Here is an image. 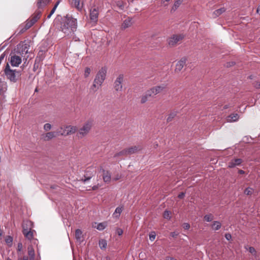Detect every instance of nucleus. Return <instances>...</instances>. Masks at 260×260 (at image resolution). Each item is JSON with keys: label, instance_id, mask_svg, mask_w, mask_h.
I'll return each instance as SVG.
<instances>
[{"label": "nucleus", "instance_id": "15", "mask_svg": "<svg viewBox=\"0 0 260 260\" xmlns=\"http://www.w3.org/2000/svg\"><path fill=\"white\" fill-rule=\"evenodd\" d=\"M67 132L61 133L62 136H68L74 134L77 131V127L76 126L68 125L66 126Z\"/></svg>", "mask_w": 260, "mask_h": 260}, {"label": "nucleus", "instance_id": "42", "mask_svg": "<svg viewBox=\"0 0 260 260\" xmlns=\"http://www.w3.org/2000/svg\"><path fill=\"white\" fill-rule=\"evenodd\" d=\"M249 251V252H250L251 253L253 254V255H255L256 254V250L255 249H254V247H249L247 249Z\"/></svg>", "mask_w": 260, "mask_h": 260}, {"label": "nucleus", "instance_id": "30", "mask_svg": "<svg viewBox=\"0 0 260 260\" xmlns=\"http://www.w3.org/2000/svg\"><path fill=\"white\" fill-rule=\"evenodd\" d=\"M152 96V95H148V90L146 92L145 94L142 96L141 98V103L144 104L146 103L149 98Z\"/></svg>", "mask_w": 260, "mask_h": 260}, {"label": "nucleus", "instance_id": "20", "mask_svg": "<svg viewBox=\"0 0 260 260\" xmlns=\"http://www.w3.org/2000/svg\"><path fill=\"white\" fill-rule=\"evenodd\" d=\"M50 2V0H38L37 7L39 9H42L47 5Z\"/></svg>", "mask_w": 260, "mask_h": 260}, {"label": "nucleus", "instance_id": "50", "mask_svg": "<svg viewBox=\"0 0 260 260\" xmlns=\"http://www.w3.org/2000/svg\"><path fill=\"white\" fill-rule=\"evenodd\" d=\"M67 128H66V126H61L60 127V129L62 131L61 132H59V133H63L64 132H67Z\"/></svg>", "mask_w": 260, "mask_h": 260}, {"label": "nucleus", "instance_id": "52", "mask_svg": "<svg viewBox=\"0 0 260 260\" xmlns=\"http://www.w3.org/2000/svg\"><path fill=\"white\" fill-rule=\"evenodd\" d=\"M180 2L179 1H176L174 3V7H175V9H176L177 7H178L179 5H180Z\"/></svg>", "mask_w": 260, "mask_h": 260}, {"label": "nucleus", "instance_id": "26", "mask_svg": "<svg viewBox=\"0 0 260 260\" xmlns=\"http://www.w3.org/2000/svg\"><path fill=\"white\" fill-rule=\"evenodd\" d=\"M7 88V83L0 79V94H3Z\"/></svg>", "mask_w": 260, "mask_h": 260}, {"label": "nucleus", "instance_id": "18", "mask_svg": "<svg viewBox=\"0 0 260 260\" xmlns=\"http://www.w3.org/2000/svg\"><path fill=\"white\" fill-rule=\"evenodd\" d=\"M239 118V116L238 114L233 113L231 114L226 117V120L229 122H233L237 121Z\"/></svg>", "mask_w": 260, "mask_h": 260}, {"label": "nucleus", "instance_id": "3", "mask_svg": "<svg viewBox=\"0 0 260 260\" xmlns=\"http://www.w3.org/2000/svg\"><path fill=\"white\" fill-rule=\"evenodd\" d=\"M92 126V121L88 120L85 122L81 127L77 133V136L79 139H82L85 137L89 133Z\"/></svg>", "mask_w": 260, "mask_h": 260}, {"label": "nucleus", "instance_id": "57", "mask_svg": "<svg viewBox=\"0 0 260 260\" xmlns=\"http://www.w3.org/2000/svg\"><path fill=\"white\" fill-rule=\"evenodd\" d=\"M257 13L259 14H260V7H258V8L257 9V11H256Z\"/></svg>", "mask_w": 260, "mask_h": 260}, {"label": "nucleus", "instance_id": "51", "mask_svg": "<svg viewBox=\"0 0 260 260\" xmlns=\"http://www.w3.org/2000/svg\"><path fill=\"white\" fill-rule=\"evenodd\" d=\"M179 233L177 232H172L171 233V236L172 237H176L178 235Z\"/></svg>", "mask_w": 260, "mask_h": 260}, {"label": "nucleus", "instance_id": "10", "mask_svg": "<svg viewBox=\"0 0 260 260\" xmlns=\"http://www.w3.org/2000/svg\"><path fill=\"white\" fill-rule=\"evenodd\" d=\"M41 12L37 11L36 15L30 19L27 20L26 23L25 28L28 29L30 27L40 18Z\"/></svg>", "mask_w": 260, "mask_h": 260}, {"label": "nucleus", "instance_id": "21", "mask_svg": "<svg viewBox=\"0 0 260 260\" xmlns=\"http://www.w3.org/2000/svg\"><path fill=\"white\" fill-rule=\"evenodd\" d=\"M132 25V19L130 18H128L127 19H125L122 23L121 28L122 29H124L126 28L130 27Z\"/></svg>", "mask_w": 260, "mask_h": 260}, {"label": "nucleus", "instance_id": "61", "mask_svg": "<svg viewBox=\"0 0 260 260\" xmlns=\"http://www.w3.org/2000/svg\"><path fill=\"white\" fill-rule=\"evenodd\" d=\"M170 0H162V2L164 3L165 2H168Z\"/></svg>", "mask_w": 260, "mask_h": 260}, {"label": "nucleus", "instance_id": "31", "mask_svg": "<svg viewBox=\"0 0 260 260\" xmlns=\"http://www.w3.org/2000/svg\"><path fill=\"white\" fill-rule=\"evenodd\" d=\"M107 243L106 240L101 239L99 241V246L101 249H105L107 247Z\"/></svg>", "mask_w": 260, "mask_h": 260}, {"label": "nucleus", "instance_id": "29", "mask_svg": "<svg viewBox=\"0 0 260 260\" xmlns=\"http://www.w3.org/2000/svg\"><path fill=\"white\" fill-rule=\"evenodd\" d=\"M75 238L77 240L80 241L82 238V232L80 229H77L75 231Z\"/></svg>", "mask_w": 260, "mask_h": 260}, {"label": "nucleus", "instance_id": "55", "mask_svg": "<svg viewBox=\"0 0 260 260\" xmlns=\"http://www.w3.org/2000/svg\"><path fill=\"white\" fill-rule=\"evenodd\" d=\"M166 260H177L173 257H167Z\"/></svg>", "mask_w": 260, "mask_h": 260}, {"label": "nucleus", "instance_id": "28", "mask_svg": "<svg viewBox=\"0 0 260 260\" xmlns=\"http://www.w3.org/2000/svg\"><path fill=\"white\" fill-rule=\"evenodd\" d=\"M81 0H73L72 5L73 6L76 8L78 10H81L82 9V5H80Z\"/></svg>", "mask_w": 260, "mask_h": 260}, {"label": "nucleus", "instance_id": "7", "mask_svg": "<svg viewBox=\"0 0 260 260\" xmlns=\"http://www.w3.org/2000/svg\"><path fill=\"white\" fill-rule=\"evenodd\" d=\"M183 38L184 36L183 35H174L172 37L169 39L168 44L170 46H174L181 41Z\"/></svg>", "mask_w": 260, "mask_h": 260}, {"label": "nucleus", "instance_id": "46", "mask_svg": "<svg viewBox=\"0 0 260 260\" xmlns=\"http://www.w3.org/2000/svg\"><path fill=\"white\" fill-rule=\"evenodd\" d=\"M23 248V245L21 243H19L17 245V251L20 252L22 251Z\"/></svg>", "mask_w": 260, "mask_h": 260}, {"label": "nucleus", "instance_id": "60", "mask_svg": "<svg viewBox=\"0 0 260 260\" xmlns=\"http://www.w3.org/2000/svg\"><path fill=\"white\" fill-rule=\"evenodd\" d=\"M52 16V15H51V14L50 13L48 16H47V18L48 19H49L51 16Z\"/></svg>", "mask_w": 260, "mask_h": 260}, {"label": "nucleus", "instance_id": "2", "mask_svg": "<svg viewBox=\"0 0 260 260\" xmlns=\"http://www.w3.org/2000/svg\"><path fill=\"white\" fill-rule=\"evenodd\" d=\"M107 69L106 67H102L97 73L93 80V84L91 86V89L93 91H96L102 85L105 81Z\"/></svg>", "mask_w": 260, "mask_h": 260}, {"label": "nucleus", "instance_id": "12", "mask_svg": "<svg viewBox=\"0 0 260 260\" xmlns=\"http://www.w3.org/2000/svg\"><path fill=\"white\" fill-rule=\"evenodd\" d=\"M186 62V58L185 57L182 58L179 61H178L176 64L175 72L176 73H179L180 72L185 66Z\"/></svg>", "mask_w": 260, "mask_h": 260}, {"label": "nucleus", "instance_id": "22", "mask_svg": "<svg viewBox=\"0 0 260 260\" xmlns=\"http://www.w3.org/2000/svg\"><path fill=\"white\" fill-rule=\"evenodd\" d=\"M103 172V180L105 182H109L111 180V174L108 172H106L104 169H101Z\"/></svg>", "mask_w": 260, "mask_h": 260}, {"label": "nucleus", "instance_id": "23", "mask_svg": "<svg viewBox=\"0 0 260 260\" xmlns=\"http://www.w3.org/2000/svg\"><path fill=\"white\" fill-rule=\"evenodd\" d=\"M27 249L28 254L29 256V260H35V253L32 247L31 246H29Z\"/></svg>", "mask_w": 260, "mask_h": 260}, {"label": "nucleus", "instance_id": "8", "mask_svg": "<svg viewBox=\"0 0 260 260\" xmlns=\"http://www.w3.org/2000/svg\"><path fill=\"white\" fill-rule=\"evenodd\" d=\"M141 149L140 146H134L131 147H129L127 149H125L121 152H119V154L120 155H128L133 154L139 150H140Z\"/></svg>", "mask_w": 260, "mask_h": 260}, {"label": "nucleus", "instance_id": "11", "mask_svg": "<svg viewBox=\"0 0 260 260\" xmlns=\"http://www.w3.org/2000/svg\"><path fill=\"white\" fill-rule=\"evenodd\" d=\"M21 57L16 54L11 55L10 57V63L13 67H18L21 63Z\"/></svg>", "mask_w": 260, "mask_h": 260}, {"label": "nucleus", "instance_id": "36", "mask_svg": "<svg viewBox=\"0 0 260 260\" xmlns=\"http://www.w3.org/2000/svg\"><path fill=\"white\" fill-rule=\"evenodd\" d=\"M52 128V125L51 124L47 123L44 125L43 128L45 131L48 132L50 131Z\"/></svg>", "mask_w": 260, "mask_h": 260}, {"label": "nucleus", "instance_id": "64", "mask_svg": "<svg viewBox=\"0 0 260 260\" xmlns=\"http://www.w3.org/2000/svg\"><path fill=\"white\" fill-rule=\"evenodd\" d=\"M117 179H118V177H116V178L115 179V180H117Z\"/></svg>", "mask_w": 260, "mask_h": 260}, {"label": "nucleus", "instance_id": "32", "mask_svg": "<svg viewBox=\"0 0 260 260\" xmlns=\"http://www.w3.org/2000/svg\"><path fill=\"white\" fill-rule=\"evenodd\" d=\"M213 219L214 216L211 214H207L204 216V219L207 222L211 221Z\"/></svg>", "mask_w": 260, "mask_h": 260}, {"label": "nucleus", "instance_id": "17", "mask_svg": "<svg viewBox=\"0 0 260 260\" xmlns=\"http://www.w3.org/2000/svg\"><path fill=\"white\" fill-rule=\"evenodd\" d=\"M242 162V160L241 158H236L232 159L228 164L229 168H232L236 166H240Z\"/></svg>", "mask_w": 260, "mask_h": 260}, {"label": "nucleus", "instance_id": "58", "mask_svg": "<svg viewBox=\"0 0 260 260\" xmlns=\"http://www.w3.org/2000/svg\"><path fill=\"white\" fill-rule=\"evenodd\" d=\"M239 173L243 174L244 173V171L242 170H240L239 171Z\"/></svg>", "mask_w": 260, "mask_h": 260}, {"label": "nucleus", "instance_id": "1", "mask_svg": "<svg viewBox=\"0 0 260 260\" xmlns=\"http://www.w3.org/2000/svg\"><path fill=\"white\" fill-rule=\"evenodd\" d=\"M77 28V20L71 16L67 15L62 19L60 28L67 36H72Z\"/></svg>", "mask_w": 260, "mask_h": 260}, {"label": "nucleus", "instance_id": "38", "mask_svg": "<svg viewBox=\"0 0 260 260\" xmlns=\"http://www.w3.org/2000/svg\"><path fill=\"white\" fill-rule=\"evenodd\" d=\"M175 116H176V114L175 113H171L167 118V121L168 122L171 121L172 120V119L175 117Z\"/></svg>", "mask_w": 260, "mask_h": 260}, {"label": "nucleus", "instance_id": "9", "mask_svg": "<svg viewBox=\"0 0 260 260\" xmlns=\"http://www.w3.org/2000/svg\"><path fill=\"white\" fill-rule=\"evenodd\" d=\"M123 81V75H119L115 80L114 84V89L117 91H120L122 89V82Z\"/></svg>", "mask_w": 260, "mask_h": 260}, {"label": "nucleus", "instance_id": "19", "mask_svg": "<svg viewBox=\"0 0 260 260\" xmlns=\"http://www.w3.org/2000/svg\"><path fill=\"white\" fill-rule=\"evenodd\" d=\"M34 233H36V231L33 230H31L28 231H26L23 233L24 237L29 240H31L34 236Z\"/></svg>", "mask_w": 260, "mask_h": 260}, {"label": "nucleus", "instance_id": "41", "mask_svg": "<svg viewBox=\"0 0 260 260\" xmlns=\"http://www.w3.org/2000/svg\"><path fill=\"white\" fill-rule=\"evenodd\" d=\"M155 237H156V235H155V232H151L149 234V239H150V240L151 241H153V240H154V239L155 238Z\"/></svg>", "mask_w": 260, "mask_h": 260}, {"label": "nucleus", "instance_id": "35", "mask_svg": "<svg viewBox=\"0 0 260 260\" xmlns=\"http://www.w3.org/2000/svg\"><path fill=\"white\" fill-rule=\"evenodd\" d=\"M97 230L99 231H102L106 228V225L104 223H98L97 226L95 227Z\"/></svg>", "mask_w": 260, "mask_h": 260}, {"label": "nucleus", "instance_id": "4", "mask_svg": "<svg viewBox=\"0 0 260 260\" xmlns=\"http://www.w3.org/2000/svg\"><path fill=\"white\" fill-rule=\"evenodd\" d=\"M100 7L94 3L89 9V17L90 20L94 23H96L98 20L99 15Z\"/></svg>", "mask_w": 260, "mask_h": 260}, {"label": "nucleus", "instance_id": "16", "mask_svg": "<svg viewBox=\"0 0 260 260\" xmlns=\"http://www.w3.org/2000/svg\"><path fill=\"white\" fill-rule=\"evenodd\" d=\"M33 228V223L31 221L29 220H26L23 222L22 224V233H24L26 231H28L32 230Z\"/></svg>", "mask_w": 260, "mask_h": 260}, {"label": "nucleus", "instance_id": "40", "mask_svg": "<svg viewBox=\"0 0 260 260\" xmlns=\"http://www.w3.org/2000/svg\"><path fill=\"white\" fill-rule=\"evenodd\" d=\"M5 241L8 244L11 245L13 241V238L11 236H8L6 238Z\"/></svg>", "mask_w": 260, "mask_h": 260}, {"label": "nucleus", "instance_id": "24", "mask_svg": "<svg viewBox=\"0 0 260 260\" xmlns=\"http://www.w3.org/2000/svg\"><path fill=\"white\" fill-rule=\"evenodd\" d=\"M226 9L223 7L219 9L214 11L213 13V17L216 18L220 16L221 14L223 13L225 11Z\"/></svg>", "mask_w": 260, "mask_h": 260}, {"label": "nucleus", "instance_id": "45", "mask_svg": "<svg viewBox=\"0 0 260 260\" xmlns=\"http://www.w3.org/2000/svg\"><path fill=\"white\" fill-rule=\"evenodd\" d=\"M116 233L119 236H121L123 234V230L121 229L117 228L116 230Z\"/></svg>", "mask_w": 260, "mask_h": 260}, {"label": "nucleus", "instance_id": "39", "mask_svg": "<svg viewBox=\"0 0 260 260\" xmlns=\"http://www.w3.org/2000/svg\"><path fill=\"white\" fill-rule=\"evenodd\" d=\"M92 176H93L92 174L90 175L89 176H88L87 174H86V175H84V178H82V180L84 182H85L87 180H89L92 177Z\"/></svg>", "mask_w": 260, "mask_h": 260}, {"label": "nucleus", "instance_id": "13", "mask_svg": "<svg viewBox=\"0 0 260 260\" xmlns=\"http://www.w3.org/2000/svg\"><path fill=\"white\" fill-rule=\"evenodd\" d=\"M18 49L19 50L20 55L23 57V59H25L26 60V58L28 56H25L28 52V47L26 44H24L21 45V47H18Z\"/></svg>", "mask_w": 260, "mask_h": 260}, {"label": "nucleus", "instance_id": "48", "mask_svg": "<svg viewBox=\"0 0 260 260\" xmlns=\"http://www.w3.org/2000/svg\"><path fill=\"white\" fill-rule=\"evenodd\" d=\"M183 228L185 230H188L190 228V225L188 223H184L183 224Z\"/></svg>", "mask_w": 260, "mask_h": 260}, {"label": "nucleus", "instance_id": "6", "mask_svg": "<svg viewBox=\"0 0 260 260\" xmlns=\"http://www.w3.org/2000/svg\"><path fill=\"white\" fill-rule=\"evenodd\" d=\"M166 87L165 84L154 86L149 90H148V95H152V96L160 93Z\"/></svg>", "mask_w": 260, "mask_h": 260}, {"label": "nucleus", "instance_id": "44", "mask_svg": "<svg viewBox=\"0 0 260 260\" xmlns=\"http://www.w3.org/2000/svg\"><path fill=\"white\" fill-rule=\"evenodd\" d=\"M59 4V1L57 2V3L55 4L54 7L53 8V9H52V10L51 11V12L50 13L51 14V15H52L54 13V12L55 11Z\"/></svg>", "mask_w": 260, "mask_h": 260}, {"label": "nucleus", "instance_id": "27", "mask_svg": "<svg viewBox=\"0 0 260 260\" xmlns=\"http://www.w3.org/2000/svg\"><path fill=\"white\" fill-rule=\"evenodd\" d=\"M221 227V223L218 221H214L211 224L212 229L214 231H217Z\"/></svg>", "mask_w": 260, "mask_h": 260}, {"label": "nucleus", "instance_id": "34", "mask_svg": "<svg viewBox=\"0 0 260 260\" xmlns=\"http://www.w3.org/2000/svg\"><path fill=\"white\" fill-rule=\"evenodd\" d=\"M254 190L251 187H247L244 190V193L246 195H251L253 193Z\"/></svg>", "mask_w": 260, "mask_h": 260}, {"label": "nucleus", "instance_id": "5", "mask_svg": "<svg viewBox=\"0 0 260 260\" xmlns=\"http://www.w3.org/2000/svg\"><path fill=\"white\" fill-rule=\"evenodd\" d=\"M5 73L7 77L11 81L15 82L17 79L15 74V71L11 70L10 67L8 63L7 64L5 69Z\"/></svg>", "mask_w": 260, "mask_h": 260}, {"label": "nucleus", "instance_id": "59", "mask_svg": "<svg viewBox=\"0 0 260 260\" xmlns=\"http://www.w3.org/2000/svg\"><path fill=\"white\" fill-rule=\"evenodd\" d=\"M38 243V241L37 239H35V241L34 242V244L37 245Z\"/></svg>", "mask_w": 260, "mask_h": 260}, {"label": "nucleus", "instance_id": "14", "mask_svg": "<svg viewBox=\"0 0 260 260\" xmlns=\"http://www.w3.org/2000/svg\"><path fill=\"white\" fill-rule=\"evenodd\" d=\"M57 136V133L55 132H47L42 135V139L45 141H48L55 138Z\"/></svg>", "mask_w": 260, "mask_h": 260}, {"label": "nucleus", "instance_id": "63", "mask_svg": "<svg viewBox=\"0 0 260 260\" xmlns=\"http://www.w3.org/2000/svg\"><path fill=\"white\" fill-rule=\"evenodd\" d=\"M117 179H118V177H116V178L115 179V180H117Z\"/></svg>", "mask_w": 260, "mask_h": 260}, {"label": "nucleus", "instance_id": "37", "mask_svg": "<svg viewBox=\"0 0 260 260\" xmlns=\"http://www.w3.org/2000/svg\"><path fill=\"white\" fill-rule=\"evenodd\" d=\"M90 72H91V70L89 68H88V67L86 68L85 69V71H84V77L85 78H87V77H88L90 74Z\"/></svg>", "mask_w": 260, "mask_h": 260}, {"label": "nucleus", "instance_id": "62", "mask_svg": "<svg viewBox=\"0 0 260 260\" xmlns=\"http://www.w3.org/2000/svg\"><path fill=\"white\" fill-rule=\"evenodd\" d=\"M6 260H12L11 258H10L9 257H8Z\"/></svg>", "mask_w": 260, "mask_h": 260}, {"label": "nucleus", "instance_id": "53", "mask_svg": "<svg viewBox=\"0 0 260 260\" xmlns=\"http://www.w3.org/2000/svg\"><path fill=\"white\" fill-rule=\"evenodd\" d=\"M185 196V193L183 192L180 193L178 196V197L180 199H182Z\"/></svg>", "mask_w": 260, "mask_h": 260}, {"label": "nucleus", "instance_id": "43", "mask_svg": "<svg viewBox=\"0 0 260 260\" xmlns=\"http://www.w3.org/2000/svg\"><path fill=\"white\" fill-rule=\"evenodd\" d=\"M59 4V1L57 2V3L55 4L54 7L53 8V9H52V10L51 11V12L50 13L51 14V15H52L54 13V12L55 11Z\"/></svg>", "mask_w": 260, "mask_h": 260}, {"label": "nucleus", "instance_id": "54", "mask_svg": "<svg viewBox=\"0 0 260 260\" xmlns=\"http://www.w3.org/2000/svg\"><path fill=\"white\" fill-rule=\"evenodd\" d=\"M5 56V54L4 53H3L1 54V55L0 56V64H1L2 60L4 59Z\"/></svg>", "mask_w": 260, "mask_h": 260}, {"label": "nucleus", "instance_id": "25", "mask_svg": "<svg viewBox=\"0 0 260 260\" xmlns=\"http://www.w3.org/2000/svg\"><path fill=\"white\" fill-rule=\"evenodd\" d=\"M123 210L122 207H118L115 210L113 214V216L114 218H118Z\"/></svg>", "mask_w": 260, "mask_h": 260}, {"label": "nucleus", "instance_id": "49", "mask_svg": "<svg viewBox=\"0 0 260 260\" xmlns=\"http://www.w3.org/2000/svg\"><path fill=\"white\" fill-rule=\"evenodd\" d=\"M225 238L227 240L229 241L232 239V236L230 234L227 233L225 235Z\"/></svg>", "mask_w": 260, "mask_h": 260}, {"label": "nucleus", "instance_id": "33", "mask_svg": "<svg viewBox=\"0 0 260 260\" xmlns=\"http://www.w3.org/2000/svg\"><path fill=\"white\" fill-rule=\"evenodd\" d=\"M171 212L168 210H166L163 214V216L165 219H170L171 218Z\"/></svg>", "mask_w": 260, "mask_h": 260}, {"label": "nucleus", "instance_id": "56", "mask_svg": "<svg viewBox=\"0 0 260 260\" xmlns=\"http://www.w3.org/2000/svg\"><path fill=\"white\" fill-rule=\"evenodd\" d=\"M92 190H96V189H98V186H97V185H94V186H93L92 187Z\"/></svg>", "mask_w": 260, "mask_h": 260}, {"label": "nucleus", "instance_id": "47", "mask_svg": "<svg viewBox=\"0 0 260 260\" xmlns=\"http://www.w3.org/2000/svg\"><path fill=\"white\" fill-rule=\"evenodd\" d=\"M17 260H29V258L26 255H24L23 257L18 256Z\"/></svg>", "mask_w": 260, "mask_h": 260}]
</instances>
